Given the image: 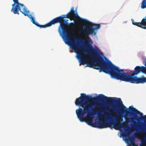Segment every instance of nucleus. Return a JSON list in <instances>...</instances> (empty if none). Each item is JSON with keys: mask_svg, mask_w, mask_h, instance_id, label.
<instances>
[{"mask_svg": "<svg viewBox=\"0 0 146 146\" xmlns=\"http://www.w3.org/2000/svg\"><path fill=\"white\" fill-rule=\"evenodd\" d=\"M101 113L103 112L105 120H101V129L108 127L118 129L121 128L128 132L127 123L123 121L121 115L127 113L128 108L123 104L121 99L108 97L101 94ZM101 114V119H103Z\"/></svg>", "mask_w": 146, "mask_h": 146, "instance_id": "obj_1", "label": "nucleus"}, {"mask_svg": "<svg viewBox=\"0 0 146 146\" xmlns=\"http://www.w3.org/2000/svg\"><path fill=\"white\" fill-rule=\"evenodd\" d=\"M80 95L75 102L76 106L82 108L76 111L78 118L92 127L100 128V94L95 97L84 93Z\"/></svg>", "mask_w": 146, "mask_h": 146, "instance_id": "obj_2", "label": "nucleus"}, {"mask_svg": "<svg viewBox=\"0 0 146 146\" xmlns=\"http://www.w3.org/2000/svg\"><path fill=\"white\" fill-rule=\"evenodd\" d=\"M79 42L74 43H72L69 45L74 49L75 52L77 54V58L80 60V66L86 64L87 66L99 70L100 72V53L98 54L96 50L94 49L91 51L89 55L92 58L90 59L88 58H84L82 53L86 54V51L83 47H81Z\"/></svg>", "mask_w": 146, "mask_h": 146, "instance_id": "obj_3", "label": "nucleus"}, {"mask_svg": "<svg viewBox=\"0 0 146 146\" xmlns=\"http://www.w3.org/2000/svg\"><path fill=\"white\" fill-rule=\"evenodd\" d=\"M119 69L113 64L101 52V72L109 74L111 78L130 82V75Z\"/></svg>", "mask_w": 146, "mask_h": 146, "instance_id": "obj_4", "label": "nucleus"}, {"mask_svg": "<svg viewBox=\"0 0 146 146\" xmlns=\"http://www.w3.org/2000/svg\"><path fill=\"white\" fill-rule=\"evenodd\" d=\"M68 20L59 23L60 26L59 27L58 31L62 37L66 40L67 43L70 45L72 43H74L77 42H79L81 39L76 37L71 34L72 33V30L67 29L66 27L74 28L75 26L74 24L71 23L69 24L68 22Z\"/></svg>", "mask_w": 146, "mask_h": 146, "instance_id": "obj_5", "label": "nucleus"}, {"mask_svg": "<svg viewBox=\"0 0 146 146\" xmlns=\"http://www.w3.org/2000/svg\"><path fill=\"white\" fill-rule=\"evenodd\" d=\"M145 65L146 67L137 66L134 71H131L130 82L136 84L146 82V63Z\"/></svg>", "mask_w": 146, "mask_h": 146, "instance_id": "obj_6", "label": "nucleus"}, {"mask_svg": "<svg viewBox=\"0 0 146 146\" xmlns=\"http://www.w3.org/2000/svg\"><path fill=\"white\" fill-rule=\"evenodd\" d=\"M129 110L132 112L131 113L134 116L133 117H131L129 118L131 119V121H128V122H131L133 123V125L131 126L132 128L135 127L136 125L137 124V121L138 123L139 124L140 120L144 121L145 122H146V115L143 116V113L139 111L135 108H133V106L129 107ZM145 128L140 127L138 131V133L141 134H146V125Z\"/></svg>", "mask_w": 146, "mask_h": 146, "instance_id": "obj_7", "label": "nucleus"}, {"mask_svg": "<svg viewBox=\"0 0 146 146\" xmlns=\"http://www.w3.org/2000/svg\"><path fill=\"white\" fill-rule=\"evenodd\" d=\"M100 24H96L91 22H90L87 25V27H84L82 29V32L84 35L88 37V35L93 34L96 29H99Z\"/></svg>", "mask_w": 146, "mask_h": 146, "instance_id": "obj_8", "label": "nucleus"}, {"mask_svg": "<svg viewBox=\"0 0 146 146\" xmlns=\"http://www.w3.org/2000/svg\"><path fill=\"white\" fill-rule=\"evenodd\" d=\"M64 18H67L70 19V16L68 13L66 15H63L61 16L56 17L47 24V25L49 27L56 23H59L62 21H66Z\"/></svg>", "mask_w": 146, "mask_h": 146, "instance_id": "obj_9", "label": "nucleus"}, {"mask_svg": "<svg viewBox=\"0 0 146 146\" xmlns=\"http://www.w3.org/2000/svg\"><path fill=\"white\" fill-rule=\"evenodd\" d=\"M23 14L25 16H27L31 19V21L37 26L39 27L40 28L49 27V26L47 25V24L44 25H40L37 22L35 21V17H33L32 15L29 14V11H28L27 9L25 10L24 11H23Z\"/></svg>", "mask_w": 146, "mask_h": 146, "instance_id": "obj_10", "label": "nucleus"}, {"mask_svg": "<svg viewBox=\"0 0 146 146\" xmlns=\"http://www.w3.org/2000/svg\"><path fill=\"white\" fill-rule=\"evenodd\" d=\"M14 6H12L11 9V11L13 12L15 14H19V11L22 13L23 14V11H24L25 10H27V9L24 5V8L21 7V6L19 4H17L16 6L14 7Z\"/></svg>", "mask_w": 146, "mask_h": 146, "instance_id": "obj_11", "label": "nucleus"}, {"mask_svg": "<svg viewBox=\"0 0 146 146\" xmlns=\"http://www.w3.org/2000/svg\"><path fill=\"white\" fill-rule=\"evenodd\" d=\"M70 16V20H74V21H78V19H81L77 13L75 12H69L68 13Z\"/></svg>", "mask_w": 146, "mask_h": 146, "instance_id": "obj_12", "label": "nucleus"}, {"mask_svg": "<svg viewBox=\"0 0 146 146\" xmlns=\"http://www.w3.org/2000/svg\"><path fill=\"white\" fill-rule=\"evenodd\" d=\"M137 26L144 29H146V16L142 20L141 22H137Z\"/></svg>", "mask_w": 146, "mask_h": 146, "instance_id": "obj_13", "label": "nucleus"}, {"mask_svg": "<svg viewBox=\"0 0 146 146\" xmlns=\"http://www.w3.org/2000/svg\"><path fill=\"white\" fill-rule=\"evenodd\" d=\"M124 136L127 137H128L127 141H129L131 144L133 146H138L137 145H135L134 143L135 138L133 136L130 137L129 136L128 133H124Z\"/></svg>", "mask_w": 146, "mask_h": 146, "instance_id": "obj_14", "label": "nucleus"}, {"mask_svg": "<svg viewBox=\"0 0 146 146\" xmlns=\"http://www.w3.org/2000/svg\"><path fill=\"white\" fill-rule=\"evenodd\" d=\"M13 2H14V3L12 5V6H14L15 4H19L21 6V7L23 8L24 7V5L23 4H22L20 3H19L18 0H13ZM24 7H23L24 8Z\"/></svg>", "mask_w": 146, "mask_h": 146, "instance_id": "obj_15", "label": "nucleus"}, {"mask_svg": "<svg viewBox=\"0 0 146 146\" xmlns=\"http://www.w3.org/2000/svg\"><path fill=\"white\" fill-rule=\"evenodd\" d=\"M141 8L142 9L146 8V1L143 0L141 3Z\"/></svg>", "mask_w": 146, "mask_h": 146, "instance_id": "obj_16", "label": "nucleus"}, {"mask_svg": "<svg viewBox=\"0 0 146 146\" xmlns=\"http://www.w3.org/2000/svg\"><path fill=\"white\" fill-rule=\"evenodd\" d=\"M70 12H75V11L74 10V8L72 7L71 8V10Z\"/></svg>", "mask_w": 146, "mask_h": 146, "instance_id": "obj_17", "label": "nucleus"}, {"mask_svg": "<svg viewBox=\"0 0 146 146\" xmlns=\"http://www.w3.org/2000/svg\"><path fill=\"white\" fill-rule=\"evenodd\" d=\"M132 23L133 25H137V22H134L133 21H132Z\"/></svg>", "mask_w": 146, "mask_h": 146, "instance_id": "obj_18", "label": "nucleus"}]
</instances>
